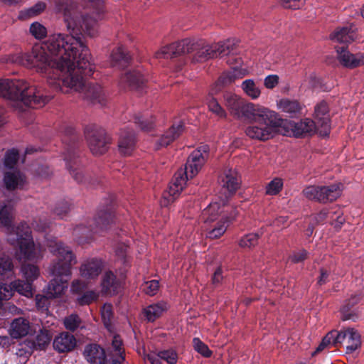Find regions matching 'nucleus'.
<instances>
[{
  "label": "nucleus",
  "mask_w": 364,
  "mask_h": 364,
  "mask_svg": "<svg viewBox=\"0 0 364 364\" xmlns=\"http://www.w3.org/2000/svg\"><path fill=\"white\" fill-rule=\"evenodd\" d=\"M289 127L296 137H302L307 135H312L316 131L318 132V126L316 122L309 118H305L299 122H291Z\"/></svg>",
  "instance_id": "nucleus-16"
},
{
  "label": "nucleus",
  "mask_w": 364,
  "mask_h": 364,
  "mask_svg": "<svg viewBox=\"0 0 364 364\" xmlns=\"http://www.w3.org/2000/svg\"><path fill=\"white\" fill-rule=\"evenodd\" d=\"M309 257V252L304 250L294 251L289 257V259L294 264L304 262Z\"/></svg>",
  "instance_id": "nucleus-54"
},
{
  "label": "nucleus",
  "mask_w": 364,
  "mask_h": 364,
  "mask_svg": "<svg viewBox=\"0 0 364 364\" xmlns=\"http://www.w3.org/2000/svg\"><path fill=\"white\" fill-rule=\"evenodd\" d=\"M77 345L75 337L68 333L62 332L56 336L53 342V346L57 352L68 353L73 350Z\"/></svg>",
  "instance_id": "nucleus-15"
},
{
  "label": "nucleus",
  "mask_w": 364,
  "mask_h": 364,
  "mask_svg": "<svg viewBox=\"0 0 364 364\" xmlns=\"http://www.w3.org/2000/svg\"><path fill=\"white\" fill-rule=\"evenodd\" d=\"M30 329L29 321L22 317L13 320L9 328L10 336L13 338H20L26 336Z\"/></svg>",
  "instance_id": "nucleus-27"
},
{
  "label": "nucleus",
  "mask_w": 364,
  "mask_h": 364,
  "mask_svg": "<svg viewBox=\"0 0 364 364\" xmlns=\"http://www.w3.org/2000/svg\"><path fill=\"white\" fill-rule=\"evenodd\" d=\"M283 182L282 179L276 178L271 181L266 186V194L274 196L282 189Z\"/></svg>",
  "instance_id": "nucleus-50"
},
{
  "label": "nucleus",
  "mask_w": 364,
  "mask_h": 364,
  "mask_svg": "<svg viewBox=\"0 0 364 364\" xmlns=\"http://www.w3.org/2000/svg\"><path fill=\"white\" fill-rule=\"evenodd\" d=\"M46 8V3L43 1H38L33 6L26 9L24 11H21L20 13V16L21 18H31L36 16L41 13H42Z\"/></svg>",
  "instance_id": "nucleus-41"
},
{
  "label": "nucleus",
  "mask_w": 364,
  "mask_h": 364,
  "mask_svg": "<svg viewBox=\"0 0 364 364\" xmlns=\"http://www.w3.org/2000/svg\"><path fill=\"white\" fill-rule=\"evenodd\" d=\"M85 136L92 154L102 155L108 150L110 137L103 128L95 124L88 125L85 129Z\"/></svg>",
  "instance_id": "nucleus-9"
},
{
  "label": "nucleus",
  "mask_w": 364,
  "mask_h": 364,
  "mask_svg": "<svg viewBox=\"0 0 364 364\" xmlns=\"http://www.w3.org/2000/svg\"><path fill=\"white\" fill-rule=\"evenodd\" d=\"M81 323L82 320L77 314H71L65 317L63 321L65 328L72 332L77 330Z\"/></svg>",
  "instance_id": "nucleus-45"
},
{
  "label": "nucleus",
  "mask_w": 364,
  "mask_h": 364,
  "mask_svg": "<svg viewBox=\"0 0 364 364\" xmlns=\"http://www.w3.org/2000/svg\"><path fill=\"white\" fill-rule=\"evenodd\" d=\"M355 37V33L348 26L337 28L330 35V38L332 41L343 43L352 42Z\"/></svg>",
  "instance_id": "nucleus-30"
},
{
  "label": "nucleus",
  "mask_w": 364,
  "mask_h": 364,
  "mask_svg": "<svg viewBox=\"0 0 364 364\" xmlns=\"http://www.w3.org/2000/svg\"><path fill=\"white\" fill-rule=\"evenodd\" d=\"M13 205L11 202L6 204L0 203V227L10 228L11 227V212Z\"/></svg>",
  "instance_id": "nucleus-34"
},
{
  "label": "nucleus",
  "mask_w": 364,
  "mask_h": 364,
  "mask_svg": "<svg viewBox=\"0 0 364 364\" xmlns=\"http://www.w3.org/2000/svg\"><path fill=\"white\" fill-rule=\"evenodd\" d=\"M159 288V282L157 280H151L146 282L144 284L143 291L144 293L149 296H154L156 294Z\"/></svg>",
  "instance_id": "nucleus-57"
},
{
  "label": "nucleus",
  "mask_w": 364,
  "mask_h": 364,
  "mask_svg": "<svg viewBox=\"0 0 364 364\" xmlns=\"http://www.w3.org/2000/svg\"><path fill=\"white\" fill-rule=\"evenodd\" d=\"M320 275L318 277L317 284L322 286L330 281L329 277L331 272L324 267L319 269Z\"/></svg>",
  "instance_id": "nucleus-59"
},
{
  "label": "nucleus",
  "mask_w": 364,
  "mask_h": 364,
  "mask_svg": "<svg viewBox=\"0 0 364 364\" xmlns=\"http://www.w3.org/2000/svg\"><path fill=\"white\" fill-rule=\"evenodd\" d=\"M55 8L58 12L63 13L64 16H70V9L74 7L73 0H55Z\"/></svg>",
  "instance_id": "nucleus-47"
},
{
  "label": "nucleus",
  "mask_w": 364,
  "mask_h": 364,
  "mask_svg": "<svg viewBox=\"0 0 364 364\" xmlns=\"http://www.w3.org/2000/svg\"><path fill=\"white\" fill-rule=\"evenodd\" d=\"M242 88L244 92L252 99H257L261 93L260 90L256 86L252 80L247 79L242 82Z\"/></svg>",
  "instance_id": "nucleus-37"
},
{
  "label": "nucleus",
  "mask_w": 364,
  "mask_h": 364,
  "mask_svg": "<svg viewBox=\"0 0 364 364\" xmlns=\"http://www.w3.org/2000/svg\"><path fill=\"white\" fill-rule=\"evenodd\" d=\"M354 306H351L350 303L346 301V304L341 309V319L343 321L351 320L355 321L358 318V313Z\"/></svg>",
  "instance_id": "nucleus-43"
},
{
  "label": "nucleus",
  "mask_w": 364,
  "mask_h": 364,
  "mask_svg": "<svg viewBox=\"0 0 364 364\" xmlns=\"http://www.w3.org/2000/svg\"><path fill=\"white\" fill-rule=\"evenodd\" d=\"M242 77L241 73L236 68L228 72H224L211 87V93L217 94L223 87L234 82L236 79Z\"/></svg>",
  "instance_id": "nucleus-25"
},
{
  "label": "nucleus",
  "mask_w": 364,
  "mask_h": 364,
  "mask_svg": "<svg viewBox=\"0 0 364 364\" xmlns=\"http://www.w3.org/2000/svg\"><path fill=\"white\" fill-rule=\"evenodd\" d=\"M305 0H280L282 7L289 9H299L303 6Z\"/></svg>",
  "instance_id": "nucleus-58"
},
{
  "label": "nucleus",
  "mask_w": 364,
  "mask_h": 364,
  "mask_svg": "<svg viewBox=\"0 0 364 364\" xmlns=\"http://www.w3.org/2000/svg\"><path fill=\"white\" fill-rule=\"evenodd\" d=\"M223 99L225 107L235 119L252 122L245 130L246 135L252 139L266 141L272 139L284 124V120L276 112L247 102L235 94L225 92Z\"/></svg>",
  "instance_id": "nucleus-2"
},
{
  "label": "nucleus",
  "mask_w": 364,
  "mask_h": 364,
  "mask_svg": "<svg viewBox=\"0 0 364 364\" xmlns=\"http://www.w3.org/2000/svg\"><path fill=\"white\" fill-rule=\"evenodd\" d=\"M345 343L346 353H352L360 347V335L357 330L353 328H348V334Z\"/></svg>",
  "instance_id": "nucleus-31"
},
{
  "label": "nucleus",
  "mask_w": 364,
  "mask_h": 364,
  "mask_svg": "<svg viewBox=\"0 0 364 364\" xmlns=\"http://www.w3.org/2000/svg\"><path fill=\"white\" fill-rule=\"evenodd\" d=\"M183 130L184 123L183 122H179L178 124H173V125L156 140L155 144L156 149H159L162 147H166L178 138Z\"/></svg>",
  "instance_id": "nucleus-17"
},
{
  "label": "nucleus",
  "mask_w": 364,
  "mask_h": 364,
  "mask_svg": "<svg viewBox=\"0 0 364 364\" xmlns=\"http://www.w3.org/2000/svg\"><path fill=\"white\" fill-rule=\"evenodd\" d=\"M16 240L20 253L27 260L33 261L37 258L35 245L31 235V229L25 221L21 222L16 230Z\"/></svg>",
  "instance_id": "nucleus-10"
},
{
  "label": "nucleus",
  "mask_w": 364,
  "mask_h": 364,
  "mask_svg": "<svg viewBox=\"0 0 364 364\" xmlns=\"http://www.w3.org/2000/svg\"><path fill=\"white\" fill-rule=\"evenodd\" d=\"M105 206L100 209L94 218L95 227H87L83 225H77L73 232V235L79 244L89 242L93 233L106 230L113 223L114 218V199L110 198L105 203Z\"/></svg>",
  "instance_id": "nucleus-7"
},
{
  "label": "nucleus",
  "mask_w": 364,
  "mask_h": 364,
  "mask_svg": "<svg viewBox=\"0 0 364 364\" xmlns=\"http://www.w3.org/2000/svg\"><path fill=\"white\" fill-rule=\"evenodd\" d=\"M113 312L111 306H104L102 310V319L105 326L109 329L112 326Z\"/></svg>",
  "instance_id": "nucleus-55"
},
{
  "label": "nucleus",
  "mask_w": 364,
  "mask_h": 364,
  "mask_svg": "<svg viewBox=\"0 0 364 364\" xmlns=\"http://www.w3.org/2000/svg\"><path fill=\"white\" fill-rule=\"evenodd\" d=\"M49 250L56 257V261L50 267L53 279L48 285L46 292L48 296L54 299L61 296L67 289L71 268L76 263V258L72 250L61 242L51 243Z\"/></svg>",
  "instance_id": "nucleus-4"
},
{
  "label": "nucleus",
  "mask_w": 364,
  "mask_h": 364,
  "mask_svg": "<svg viewBox=\"0 0 364 364\" xmlns=\"http://www.w3.org/2000/svg\"><path fill=\"white\" fill-rule=\"evenodd\" d=\"M70 210V203L65 200L59 201L54 210L53 213L60 219L64 218Z\"/></svg>",
  "instance_id": "nucleus-49"
},
{
  "label": "nucleus",
  "mask_w": 364,
  "mask_h": 364,
  "mask_svg": "<svg viewBox=\"0 0 364 364\" xmlns=\"http://www.w3.org/2000/svg\"><path fill=\"white\" fill-rule=\"evenodd\" d=\"M146 82L144 75L138 70H132L123 74L119 80V85L124 88L132 90L142 88Z\"/></svg>",
  "instance_id": "nucleus-18"
},
{
  "label": "nucleus",
  "mask_w": 364,
  "mask_h": 364,
  "mask_svg": "<svg viewBox=\"0 0 364 364\" xmlns=\"http://www.w3.org/2000/svg\"><path fill=\"white\" fill-rule=\"evenodd\" d=\"M215 94L211 93V90L206 98L207 105L210 112L215 114L217 116L221 118H225L227 116L225 110L220 106L217 99L213 95Z\"/></svg>",
  "instance_id": "nucleus-36"
},
{
  "label": "nucleus",
  "mask_w": 364,
  "mask_h": 364,
  "mask_svg": "<svg viewBox=\"0 0 364 364\" xmlns=\"http://www.w3.org/2000/svg\"><path fill=\"white\" fill-rule=\"evenodd\" d=\"M223 187L225 188L229 193H235L240 187L241 178L238 173L232 169L225 171L224 176L221 178Z\"/></svg>",
  "instance_id": "nucleus-26"
},
{
  "label": "nucleus",
  "mask_w": 364,
  "mask_h": 364,
  "mask_svg": "<svg viewBox=\"0 0 364 364\" xmlns=\"http://www.w3.org/2000/svg\"><path fill=\"white\" fill-rule=\"evenodd\" d=\"M336 51L338 60L343 67L353 69L364 63L363 55L361 53L354 55L350 53L345 46L336 47Z\"/></svg>",
  "instance_id": "nucleus-14"
},
{
  "label": "nucleus",
  "mask_w": 364,
  "mask_h": 364,
  "mask_svg": "<svg viewBox=\"0 0 364 364\" xmlns=\"http://www.w3.org/2000/svg\"><path fill=\"white\" fill-rule=\"evenodd\" d=\"M0 96L9 100L21 102L32 108L44 106L52 98L46 91L36 86H28L23 80H0Z\"/></svg>",
  "instance_id": "nucleus-5"
},
{
  "label": "nucleus",
  "mask_w": 364,
  "mask_h": 364,
  "mask_svg": "<svg viewBox=\"0 0 364 364\" xmlns=\"http://www.w3.org/2000/svg\"><path fill=\"white\" fill-rule=\"evenodd\" d=\"M21 272L26 280H15L9 285L0 284V308L2 306V301L11 299L14 291L28 298L33 296L32 283L38 277L39 269L34 264H23Z\"/></svg>",
  "instance_id": "nucleus-8"
},
{
  "label": "nucleus",
  "mask_w": 364,
  "mask_h": 364,
  "mask_svg": "<svg viewBox=\"0 0 364 364\" xmlns=\"http://www.w3.org/2000/svg\"><path fill=\"white\" fill-rule=\"evenodd\" d=\"M234 39H228L213 45L205 44L203 40L185 38L164 46L155 53L156 58H174L185 53H195L193 63H203L209 59L229 55L235 47Z\"/></svg>",
  "instance_id": "nucleus-3"
},
{
  "label": "nucleus",
  "mask_w": 364,
  "mask_h": 364,
  "mask_svg": "<svg viewBox=\"0 0 364 364\" xmlns=\"http://www.w3.org/2000/svg\"><path fill=\"white\" fill-rule=\"evenodd\" d=\"M304 196L311 200L327 203L336 200L341 196L340 186H309L303 190Z\"/></svg>",
  "instance_id": "nucleus-11"
},
{
  "label": "nucleus",
  "mask_w": 364,
  "mask_h": 364,
  "mask_svg": "<svg viewBox=\"0 0 364 364\" xmlns=\"http://www.w3.org/2000/svg\"><path fill=\"white\" fill-rule=\"evenodd\" d=\"M71 288L73 293L80 294V293L83 292L85 285L82 282H81L79 280H74L72 282Z\"/></svg>",
  "instance_id": "nucleus-64"
},
{
  "label": "nucleus",
  "mask_w": 364,
  "mask_h": 364,
  "mask_svg": "<svg viewBox=\"0 0 364 364\" xmlns=\"http://www.w3.org/2000/svg\"><path fill=\"white\" fill-rule=\"evenodd\" d=\"M19 158V153L18 150L11 149L6 152L4 157V166L7 168H13L16 164Z\"/></svg>",
  "instance_id": "nucleus-46"
},
{
  "label": "nucleus",
  "mask_w": 364,
  "mask_h": 364,
  "mask_svg": "<svg viewBox=\"0 0 364 364\" xmlns=\"http://www.w3.org/2000/svg\"><path fill=\"white\" fill-rule=\"evenodd\" d=\"M328 112V105L324 100L320 102L315 106V122L318 126V132L323 137L328 136L330 133L331 126Z\"/></svg>",
  "instance_id": "nucleus-13"
},
{
  "label": "nucleus",
  "mask_w": 364,
  "mask_h": 364,
  "mask_svg": "<svg viewBox=\"0 0 364 364\" xmlns=\"http://www.w3.org/2000/svg\"><path fill=\"white\" fill-rule=\"evenodd\" d=\"M222 274H223L222 268L220 267H218L215 269V271L212 277V282L213 284L218 285L222 282V280L223 279Z\"/></svg>",
  "instance_id": "nucleus-62"
},
{
  "label": "nucleus",
  "mask_w": 364,
  "mask_h": 364,
  "mask_svg": "<svg viewBox=\"0 0 364 364\" xmlns=\"http://www.w3.org/2000/svg\"><path fill=\"white\" fill-rule=\"evenodd\" d=\"M30 33L37 39H41L46 36L47 30L45 26L38 22L33 23L30 26Z\"/></svg>",
  "instance_id": "nucleus-53"
},
{
  "label": "nucleus",
  "mask_w": 364,
  "mask_h": 364,
  "mask_svg": "<svg viewBox=\"0 0 364 364\" xmlns=\"http://www.w3.org/2000/svg\"><path fill=\"white\" fill-rule=\"evenodd\" d=\"M132 62V57L123 46L114 49L111 54V65L117 69L128 67Z\"/></svg>",
  "instance_id": "nucleus-23"
},
{
  "label": "nucleus",
  "mask_w": 364,
  "mask_h": 364,
  "mask_svg": "<svg viewBox=\"0 0 364 364\" xmlns=\"http://www.w3.org/2000/svg\"><path fill=\"white\" fill-rule=\"evenodd\" d=\"M134 123L144 132L151 131L154 128V118L151 116L148 118L145 116L140 114L134 117Z\"/></svg>",
  "instance_id": "nucleus-39"
},
{
  "label": "nucleus",
  "mask_w": 364,
  "mask_h": 364,
  "mask_svg": "<svg viewBox=\"0 0 364 364\" xmlns=\"http://www.w3.org/2000/svg\"><path fill=\"white\" fill-rule=\"evenodd\" d=\"M136 143L135 133L132 129H126L121 131L118 141L119 151L122 155L129 156L134 149Z\"/></svg>",
  "instance_id": "nucleus-20"
},
{
  "label": "nucleus",
  "mask_w": 364,
  "mask_h": 364,
  "mask_svg": "<svg viewBox=\"0 0 364 364\" xmlns=\"http://www.w3.org/2000/svg\"><path fill=\"white\" fill-rule=\"evenodd\" d=\"M32 225L34 228L41 232H44L49 228V223L48 221H41V220L38 222L34 220Z\"/></svg>",
  "instance_id": "nucleus-63"
},
{
  "label": "nucleus",
  "mask_w": 364,
  "mask_h": 364,
  "mask_svg": "<svg viewBox=\"0 0 364 364\" xmlns=\"http://www.w3.org/2000/svg\"><path fill=\"white\" fill-rule=\"evenodd\" d=\"M102 292L105 294H116L119 288V282L112 271H107L102 279Z\"/></svg>",
  "instance_id": "nucleus-28"
},
{
  "label": "nucleus",
  "mask_w": 364,
  "mask_h": 364,
  "mask_svg": "<svg viewBox=\"0 0 364 364\" xmlns=\"http://www.w3.org/2000/svg\"><path fill=\"white\" fill-rule=\"evenodd\" d=\"M260 235L258 233H249L245 235L239 241V246L242 248H252L258 244Z\"/></svg>",
  "instance_id": "nucleus-42"
},
{
  "label": "nucleus",
  "mask_w": 364,
  "mask_h": 364,
  "mask_svg": "<svg viewBox=\"0 0 364 364\" xmlns=\"http://www.w3.org/2000/svg\"><path fill=\"white\" fill-rule=\"evenodd\" d=\"M227 217H222L214 225V227L207 231L206 236L210 239H217L222 236L228 228Z\"/></svg>",
  "instance_id": "nucleus-35"
},
{
  "label": "nucleus",
  "mask_w": 364,
  "mask_h": 364,
  "mask_svg": "<svg viewBox=\"0 0 364 364\" xmlns=\"http://www.w3.org/2000/svg\"><path fill=\"white\" fill-rule=\"evenodd\" d=\"M328 334L331 340L332 345L337 347L341 344L345 343L348 334V328L340 331L333 330L328 333Z\"/></svg>",
  "instance_id": "nucleus-40"
},
{
  "label": "nucleus",
  "mask_w": 364,
  "mask_h": 364,
  "mask_svg": "<svg viewBox=\"0 0 364 364\" xmlns=\"http://www.w3.org/2000/svg\"><path fill=\"white\" fill-rule=\"evenodd\" d=\"M13 262L10 257H0V275L9 277L12 274Z\"/></svg>",
  "instance_id": "nucleus-52"
},
{
  "label": "nucleus",
  "mask_w": 364,
  "mask_h": 364,
  "mask_svg": "<svg viewBox=\"0 0 364 364\" xmlns=\"http://www.w3.org/2000/svg\"><path fill=\"white\" fill-rule=\"evenodd\" d=\"M209 150V146L205 144L191 154L185 166L186 177L193 178L198 173L208 157Z\"/></svg>",
  "instance_id": "nucleus-12"
},
{
  "label": "nucleus",
  "mask_w": 364,
  "mask_h": 364,
  "mask_svg": "<svg viewBox=\"0 0 364 364\" xmlns=\"http://www.w3.org/2000/svg\"><path fill=\"white\" fill-rule=\"evenodd\" d=\"M62 141L65 144L64 161L73 179L78 183L94 185L85 175L80 159L78 136L71 125L63 124L60 127Z\"/></svg>",
  "instance_id": "nucleus-6"
},
{
  "label": "nucleus",
  "mask_w": 364,
  "mask_h": 364,
  "mask_svg": "<svg viewBox=\"0 0 364 364\" xmlns=\"http://www.w3.org/2000/svg\"><path fill=\"white\" fill-rule=\"evenodd\" d=\"M159 355L161 360L166 361L168 364H176L178 360L176 352L172 350L160 351Z\"/></svg>",
  "instance_id": "nucleus-56"
},
{
  "label": "nucleus",
  "mask_w": 364,
  "mask_h": 364,
  "mask_svg": "<svg viewBox=\"0 0 364 364\" xmlns=\"http://www.w3.org/2000/svg\"><path fill=\"white\" fill-rule=\"evenodd\" d=\"M279 82V77L276 75H269L267 76L264 79V86L267 88L272 89L274 88Z\"/></svg>",
  "instance_id": "nucleus-60"
},
{
  "label": "nucleus",
  "mask_w": 364,
  "mask_h": 364,
  "mask_svg": "<svg viewBox=\"0 0 364 364\" xmlns=\"http://www.w3.org/2000/svg\"><path fill=\"white\" fill-rule=\"evenodd\" d=\"M222 208L218 203H210L207 208H205L200 215L201 220L205 223H211L215 221H218L223 216Z\"/></svg>",
  "instance_id": "nucleus-29"
},
{
  "label": "nucleus",
  "mask_w": 364,
  "mask_h": 364,
  "mask_svg": "<svg viewBox=\"0 0 364 364\" xmlns=\"http://www.w3.org/2000/svg\"><path fill=\"white\" fill-rule=\"evenodd\" d=\"M98 294L93 290L80 293L76 299V302L80 306L90 305L98 299Z\"/></svg>",
  "instance_id": "nucleus-38"
},
{
  "label": "nucleus",
  "mask_w": 364,
  "mask_h": 364,
  "mask_svg": "<svg viewBox=\"0 0 364 364\" xmlns=\"http://www.w3.org/2000/svg\"><path fill=\"white\" fill-rule=\"evenodd\" d=\"M70 16H64L70 34L50 36L43 46L33 47L31 51L14 55L11 61L37 72L45 73L48 85L55 91L63 87L79 92L83 99L93 105H106L105 92L98 84L86 82L85 77L91 76L95 65L90 60V50L82 41V33L93 37L95 26L105 11L103 0H82V6L90 10L77 19L75 4Z\"/></svg>",
  "instance_id": "nucleus-1"
},
{
  "label": "nucleus",
  "mask_w": 364,
  "mask_h": 364,
  "mask_svg": "<svg viewBox=\"0 0 364 364\" xmlns=\"http://www.w3.org/2000/svg\"><path fill=\"white\" fill-rule=\"evenodd\" d=\"M51 341V336L49 331L41 330L35 338H27L24 341V345L31 351L45 350Z\"/></svg>",
  "instance_id": "nucleus-21"
},
{
  "label": "nucleus",
  "mask_w": 364,
  "mask_h": 364,
  "mask_svg": "<svg viewBox=\"0 0 364 364\" xmlns=\"http://www.w3.org/2000/svg\"><path fill=\"white\" fill-rule=\"evenodd\" d=\"M83 355L85 360L91 364H105L107 360L105 349L97 343L86 345Z\"/></svg>",
  "instance_id": "nucleus-19"
},
{
  "label": "nucleus",
  "mask_w": 364,
  "mask_h": 364,
  "mask_svg": "<svg viewBox=\"0 0 364 364\" xmlns=\"http://www.w3.org/2000/svg\"><path fill=\"white\" fill-rule=\"evenodd\" d=\"M102 267V260L93 258L82 264L80 269V274L86 279H95L101 273Z\"/></svg>",
  "instance_id": "nucleus-24"
},
{
  "label": "nucleus",
  "mask_w": 364,
  "mask_h": 364,
  "mask_svg": "<svg viewBox=\"0 0 364 364\" xmlns=\"http://www.w3.org/2000/svg\"><path fill=\"white\" fill-rule=\"evenodd\" d=\"M329 344H332V342H331V340L328 336V334L327 333L324 338L322 339L321 342L320 343V344L318 346V347L316 348V350L314 351V353H313V355L314 354H316V353H318L320 352H321L327 346H328Z\"/></svg>",
  "instance_id": "nucleus-61"
},
{
  "label": "nucleus",
  "mask_w": 364,
  "mask_h": 364,
  "mask_svg": "<svg viewBox=\"0 0 364 364\" xmlns=\"http://www.w3.org/2000/svg\"><path fill=\"white\" fill-rule=\"evenodd\" d=\"M281 106L284 112L290 114H296L301 110V106L297 101L284 100L281 102Z\"/></svg>",
  "instance_id": "nucleus-51"
},
{
  "label": "nucleus",
  "mask_w": 364,
  "mask_h": 364,
  "mask_svg": "<svg viewBox=\"0 0 364 364\" xmlns=\"http://www.w3.org/2000/svg\"><path fill=\"white\" fill-rule=\"evenodd\" d=\"M51 299L52 298L48 296L47 292L46 293L45 295L36 294L35 297V301L37 309L41 312L47 311L50 306V299Z\"/></svg>",
  "instance_id": "nucleus-48"
},
{
  "label": "nucleus",
  "mask_w": 364,
  "mask_h": 364,
  "mask_svg": "<svg viewBox=\"0 0 364 364\" xmlns=\"http://www.w3.org/2000/svg\"><path fill=\"white\" fill-rule=\"evenodd\" d=\"M168 309V304L164 301H160L144 308L142 313L148 322L153 323L159 318Z\"/></svg>",
  "instance_id": "nucleus-22"
},
{
  "label": "nucleus",
  "mask_w": 364,
  "mask_h": 364,
  "mask_svg": "<svg viewBox=\"0 0 364 364\" xmlns=\"http://www.w3.org/2000/svg\"><path fill=\"white\" fill-rule=\"evenodd\" d=\"M4 181L6 189L13 191L23 186V178L19 171L7 172L4 175Z\"/></svg>",
  "instance_id": "nucleus-32"
},
{
  "label": "nucleus",
  "mask_w": 364,
  "mask_h": 364,
  "mask_svg": "<svg viewBox=\"0 0 364 364\" xmlns=\"http://www.w3.org/2000/svg\"><path fill=\"white\" fill-rule=\"evenodd\" d=\"M183 173L186 174L185 172ZM189 178H192L191 176L186 177V175H185L184 177L181 172L175 175L173 182L169 188V195L172 197L173 200L175 199L176 195L183 191V187Z\"/></svg>",
  "instance_id": "nucleus-33"
},
{
  "label": "nucleus",
  "mask_w": 364,
  "mask_h": 364,
  "mask_svg": "<svg viewBox=\"0 0 364 364\" xmlns=\"http://www.w3.org/2000/svg\"><path fill=\"white\" fill-rule=\"evenodd\" d=\"M193 346L194 350L204 358L211 357L213 352L210 350L208 345L203 343L199 338H193Z\"/></svg>",
  "instance_id": "nucleus-44"
}]
</instances>
